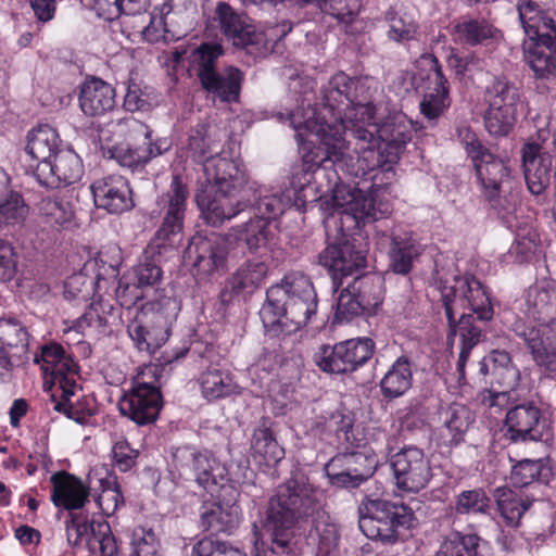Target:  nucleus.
Segmentation results:
<instances>
[{"label": "nucleus", "instance_id": "nucleus-1", "mask_svg": "<svg viewBox=\"0 0 556 556\" xmlns=\"http://www.w3.org/2000/svg\"><path fill=\"white\" fill-rule=\"evenodd\" d=\"M294 166L289 178V188L283 190L262 187L255 210V218L270 223L287 208L305 210L308 203L320 202L327 248L319 255V263L332 277L333 290L338 291L344 277L366 265V250L356 247L352 231L361 224L374 222L389 213L387 204L376 203V189L369 193L342 184L337 169L327 172L326 164L305 162Z\"/></svg>", "mask_w": 556, "mask_h": 556}, {"label": "nucleus", "instance_id": "nucleus-2", "mask_svg": "<svg viewBox=\"0 0 556 556\" xmlns=\"http://www.w3.org/2000/svg\"><path fill=\"white\" fill-rule=\"evenodd\" d=\"M304 88L296 108L279 112L278 118L290 122L305 162L353 170L354 155L346 134L352 135L356 118L372 117L367 79L351 78L343 72L334 74L321 89V108L312 106L313 83L306 81Z\"/></svg>", "mask_w": 556, "mask_h": 556}, {"label": "nucleus", "instance_id": "nucleus-3", "mask_svg": "<svg viewBox=\"0 0 556 556\" xmlns=\"http://www.w3.org/2000/svg\"><path fill=\"white\" fill-rule=\"evenodd\" d=\"M315 502V490L304 481L290 479L277 489L265 522L273 556H334L340 540L334 523L318 520L307 538L298 532L300 519L309 514Z\"/></svg>", "mask_w": 556, "mask_h": 556}, {"label": "nucleus", "instance_id": "nucleus-4", "mask_svg": "<svg viewBox=\"0 0 556 556\" xmlns=\"http://www.w3.org/2000/svg\"><path fill=\"white\" fill-rule=\"evenodd\" d=\"M413 130V121L403 113L388 117L381 125L375 118V110L371 118H356L352 124V137L355 140V147L351 148L354 155L353 170L339 168L355 176L375 169L391 173L405 146L412 140Z\"/></svg>", "mask_w": 556, "mask_h": 556}, {"label": "nucleus", "instance_id": "nucleus-5", "mask_svg": "<svg viewBox=\"0 0 556 556\" xmlns=\"http://www.w3.org/2000/svg\"><path fill=\"white\" fill-rule=\"evenodd\" d=\"M440 292L450 326L447 342L453 344L456 336L460 338L457 370L463 378L471 350L482 337L481 329L475 326L472 314L466 313V309L475 313L478 319L488 321L493 317V307L489 293L473 276L454 277L451 282L445 281L440 286Z\"/></svg>", "mask_w": 556, "mask_h": 556}, {"label": "nucleus", "instance_id": "nucleus-6", "mask_svg": "<svg viewBox=\"0 0 556 556\" xmlns=\"http://www.w3.org/2000/svg\"><path fill=\"white\" fill-rule=\"evenodd\" d=\"M260 311L264 328L274 334H291L306 326L317 313V295L309 278L302 273L285 276L266 292Z\"/></svg>", "mask_w": 556, "mask_h": 556}, {"label": "nucleus", "instance_id": "nucleus-7", "mask_svg": "<svg viewBox=\"0 0 556 556\" xmlns=\"http://www.w3.org/2000/svg\"><path fill=\"white\" fill-rule=\"evenodd\" d=\"M203 170L208 186L197 194V204L207 224L220 226L244 207L231 198L247 184L245 169L240 160L216 154L205 160Z\"/></svg>", "mask_w": 556, "mask_h": 556}, {"label": "nucleus", "instance_id": "nucleus-8", "mask_svg": "<svg viewBox=\"0 0 556 556\" xmlns=\"http://www.w3.org/2000/svg\"><path fill=\"white\" fill-rule=\"evenodd\" d=\"M518 13L528 40L525 60L538 77L556 73V21L532 0H519Z\"/></svg>", "mask_w": 556, "mask_h": 556}, {"label": "nucleus", "instance_id": "nucleus-9", "mask_svg": "<svg viewBox=\"0 0 556 556\" xmlns=\"http://www.w3.org/2000/svg\"><path fill=\"white\" fill-rule=\"evenodd\" d=\"M180 301L162 296L136 309L127 324V333L140 352L154 353L166 343L180 312Z\"/></svg>", "mask_w": 556, "mask_h": 556}, {"label": "nucleus", "instance_id": "nucleus-10", "mask_svg": "<svg viewBox=\"0 0 556 556\" xmlns=\"http://www.w3.org/2000/svg\"><path fill=\"white\" fill-rule=\"evenodd\" d=\"M35 362L41 364L45 375V384L58 388L61 391L62 400L55 401L52 395L53 409L65 414L70 419L84 425L94 414L93 408L79 409L70 404V397L74 395L76 364L66 354L63 346L58 343H50L41 348L40 355H36Z\"/></svg>", "mask_w": 556, "mask_h": 556}, {"label": "nucleus", "instance_id": "nucleus-11", "mask_svg": "<svg viewBox=\"0 0 556 556\" xmlns=\"http://www.w3.org/2000/svg\"><path fill=\"white\" fill-rule=\"evenodd\" d=\"M169 472L179 479L194 480L211 493L223 486L227 478L226 466L212 451L192 445L172 448Z\"/></svg>", "mask_w": 556, "mask_h": 556}, {"label": "nucleus", "instance_id": "nucleus-12", "mask_svg": "<svg viewBox=\"0 0 556 556\" xmlns=\"http://www.w3.org/2000/svg\"><path fill=\"white\" fill-rule=\"evenodd\" d=\"M190 190L187 179L179 173L172 174L168 189L156 200L162 219L155 232L159 248L174 247L182 233Z\"/></svg>", "mask_w": 556, "mask_h": 556}, {"label": "nucleus", "instance_id": "nucleus-13", "mask_svg": "<svg viewBox=\"0 0 556 556\" xmlns=\"http://www.w3.org/2000/svg\"><path fill=\"white\" fill-rule=\"evenodd\" d=\"M118 125L127 129L129 139H143L142 143L135 148L128 144H118L109 150L110 156L123 167L132 170L141 168L152 159L163 155L172 148L173 143L169 138H153L151 128L131 116L121 119Z\"/></svg>", "mask_w": 556, "mask_h": 556}, {"label": "nucleus", "instance_id": "nucleus-14", "mask_svg": "<svg viewBox=\"0 0 556 556\" xmlns=\"http://www.w3.org/2000/svg\"><path fill=\"white\" fill-rule=\"evenodd\" d=\"M365 514L359 518V529L370 540L393 544L399 540V530L408 529L413 511L404 505L375 500L365 505Z\"/></svg>", "mask_w": 556, "mask_h": 556}, {"label": "nucleus", "instance_id": "nucleus-15", "mask_svg": "<svg viewBox=\"0 0 556 556\" xmlns=\"http://www.w3.org/2000/svg\"><path fill=\"white\" fill-rule=\"evenodd\" d=\"M216 16L223 34L237 47L263 46L266 50L271 42L291 30V25L283 23L266 31H256L247 15L236 12L225 2L217 4Z\"/></svg>", "mask_w": 556, "mask_h": 556}, {"label": "nucleus", "instance_id": "nucleus-16", "mask_svg": "<svg viewBox=\"0 0 556 556\" xmlns=\"http://www.w3.org/2000/svg\"><path fill=\"white\" fill-rule=\"evenodd\" d=\"M375 342L369 338L341 341L334 345L324 344L314 355L315 364L328 374L353 372L372 356Z\"/></svg>", "mask_w": 556, "mask_h": 556}, {"label": "nucleus", "instance_id": "nucleus-17", "mask_svg": "<svg viewBox=\"0 0 556 556\" xmlns=\"http://www.w3.org/2000/svg\"><path fill=\"white\" fill-rule=\"evenodd\" d=\"M222 54L217 45L202 43L198 49L199 78L205 90L222 101H235L239 97L242 73L235 67H228L224 73L215 71V62Z\"/></svg>", "mask_w": 556, "mask_h": 556}, {"label": "nucleus", "instance_id": "nucleus-18", "mask_svg": "<svg viewBox=\"0 0 556 556\" xmlns=\"http://www.w3.org/2000/svg\"><path fill=\"white\" fill-rule=\"evenodd\" d=\"M488 110L484 114L485 129L492 136H506L514 127L520 102L518 89L505 81L495 80L485 92Z\"/></svg>", "mask_w": 556, "mask_h": 556}, {"label": "nucleus", "instance_id": "nucleus-19", "mask_svg": "<svg viewBox=\"0 0 556 556\" xmlns=\"http://www.w3.org/2000/svg\"><path fill=\"white\" fill-rule=\"evenodd\" d=\"M236 255L232 235L211 233L210 236H203L197 233L192 237L186 250V256L192 261L198 273L204 275L225 271L228 260Z\"/></svg>", "mask_w": 556, "mask_h": 556}, {"label": "nucleus", "instance_id": "nucleus-20", "mask_svg": "<svg viewBox=\"0 0 556 556\" xmlns=\"http://www.w3.org/2000/svg\"><path fill=\"white\" fill-rule=\"evenodd\" d=\"M391 467L397 489L404 492L417 493L432 478L430 460L416 446H406L395 453L391 458Z\"/></svg>", "mask_w": 556, "mask_h": 556}, {"label": "nucleus", "instance_id": "nucleus-21", "mask_svg": "<svg viewBox=\"0 0 556 556\" xmlns=\"http://www.w3.org/2000/svg\"><path fill=\"white\" fill-rule=\"evenodd\" d=\"M523 312L538 325L518 328L517 332L536 329L542 337L556 333V282L544 279L530 286L526 291Z\"/></svg>", "mask_w": 556, "mask_h": 556}, {"label": "nucleus", "instance_id": "nucleus-22", "mask_svg": "<svg viewBox=\"0 0 556 556\" xmlns=\"http://www.w3.org/2000/svg\"><path fill=\"white\" fill-rule=\"evenodd\" d=\"M33 168L36 180L48 188H61L78 182L84 175L79 155L70 148H63L50 162L37 163Z\"/></svg>", "mask_w": 556, "mask_h": 556}, {"label": "nucleus", "instance_id": "nucleus-23", "mask_svg": "<svg viewBox=\"0 0 556 556\" xmlns=\"http://www.w3.org/2000/svg\"><path fill=\"white\" fill-rule=\"evenodd\" d=\"M506 438L511 442L542 441L547 437V426L541 410L533 403H522L510 408L505 419Z\"/></svg>", "mask_w": 556, "mask_h": 556}, {"label": "nucleus", "instance_id": "nucleus-24", "mask_svg": "<svg viewBox=\"0 0 556 556\" xmlns=\"http://www.w3.org/2000/svg\"><path fill=\"white\" fill-rule=\"evenodd\" d=\"M90 190L98 208L111 214H121L134 207L128 180L121 175H108L94 180Z\"/></svg>", "mask_w": 556, "mask_h": 556}, {"label": "nucleus", "instance_id": "nucleus-25", "mask_svg": "<svg viewBox=\"0 0 556 556\" xmlns=\"http://www.w3.org/2000/svg\"><path fill=\"white\" fill-rule=\"evenodd\" d=\"M162 405V394L150 393L131 387L124 392L118 403L122 415L140 426L155 421Z\"/></svg>", "mask_w": 556, "mask_h": 556}, {"label": "nucleus", "instance_id": "nucleus-26", "mask_svg": "<svg viewBox=\"0 0 556 556\" xmlns=\"http://www.w3.org/2000/svg\"><path fill=\"white\" fill-rule=\"evenodd\" d=\"M424 60L430 65L428 80L433 88L425 93L419 106L422 116L431 122L438 119L450 106L448 84L434 55H425Z\"/></svg>", "mask_w": 556, "mask_h": 556}, {"label": "nucleus", "instance_id": "nucleus-27", "mask_svg": "<svg viewBox=\"0 0 556 556\" xmlns=\"http://www.w3.org/2000/svg\"><path fill=\"white\" fill-rule=\"evenodd\" d=\"M480 372L483 376L491 375V383H496L504 389L495 399L504 397L510 390H515L520 380L519 369L513 365L508 352L494 350L480 362Z\"/></svg>", "mask_w": 556, "mask_h": 556}, {"label": "nucleus", "instance_id": "nucleus-28", "mask_svg": "<svg viewBox=\"0 0 556 556\" xmlns=\"http://www.w3.org/2000/svg\"><path fill=\"white\" fill-rule=\"evenodd\" d=\"M522 166L530 192L541 194L549 182L553 166L551 152L540 153L538 144L528 143L522 149Z\"/></svg>", "mask_w": 556, "mask_h": 556}, {"label": "nucleus", "instance_id": "nucleus-29", "mask_svg": "<svg viewBox=\"0 0 556 556\" xmlns=\"http://www.w3.org/2000/svg\"><path fill=\"white\" fill-rule=\"evenodd\" d=\"M115 105V90L106 81L92 77L80 88L79 106L85 115L100 116Z\"/></svg>", "mask_w": 556, "mask_h": 556}, {"label": "nucleus", "instance_id": "nucleus-30", "mask_svg": "<svg viewBox=\"0 0 556 556\" xmlns=\"http://www.w3.org/2000/svg\"><path fill=\"white\" fill-rule=\"evenodd\" d=\"M51 500L56 507L75 510L81 508L88 501V489L75 476L65 471L56 472L51 477Z\"/></svg>", "mask_w": 556, "mask_h": 556}, {"label": "nucleus", "instance_id": "nucleus-31", "mask_svg": "<svg viewBox=\"0 0 556 556\" xmlns=\"http://www.w3.org/2000/svg\"><path fill=\"white\" fill-rule=\"evenodd\" d=\"M369 276H357L339 294L336 317L340 320L359 315L370 305L368 288L371 286Z\"/></svg>", "mask_w": 556, "mask_h": 556}, {"label": "nucleus", "instance_id": "nucleus-32", "mask_svg": "<svg viewBox=\"0 0 556 556\" xmlns=\"http://www.w3.org/2000/svg\"><path fill=\"white\" fill-rule=\"evenodd\" d=\"M111 534L110 526L103 521H89L80 514H71L66 521L67 541L73 546H86L94 551L100 544L101 538Z\"/></svg>", "mask_w": 556, "mask_h": 556}, {"label": "nucleus", "instance_id": "nucleus-33", "mask_svg": "<svg viewBox=\"0 0 556 556\" xmlns=\"http://www.w3.org/2000/svg\"><path fill=\"white\" fill-rule=\"evenodd\" d=\"M523 339L538 366L552 379L556 380V333L542 337L540 330L518 331Z\"/></svg>", "mask_w": 556, "mask_h": 556}, {"label": "nucleus", "instance_id": "nucleus-34", "mask_svg": "<svg viewBox=\"0 0 556 556\" xmlns=\"http://www.w3.org/2000/svg\"><path fill=\"white\" fill-rule=\"evenodd\" d=\"M472 162L485 198L489 201L494 200L498 195L503 178L508 175L507 166L488 149L477 159H472Z\"/></svg>", "mask_w": 556, "mask_h": 556}, {"label": "nucleus", "instance_id": "nucleus-35", "mask_svg": "<svg viewBox=\"0 0 556 556\" xmlns=\"http://www.w3.org/2000/svg\"><path fill=\"white\" fill-rule=\"evenodd\" d=\"M89 481L91 488L98 492L96 502L103 515L112 516L119 506L124 505L121 486L114 473L94 469L89 476Z\"/></svg>", "mask_w": 556, "mask_h": 556}, {"label": "nucleus", "instance_id": "nucleus-36", "mask_svg": "<svg viewBox=\"0 0 556 556\" xmlns=\"http://www.w3.org/2000/svg\"><path fill=\"white\" fill-rule=\"evenodd\" d=\"M61 139L55 128L39 125L27 134L25 151L37 163L50 162L61 148Z\"/></svg>", "mask_w": 556, "mask_h": 556}, {"label": "nucleus", "instance_id": "nucleus-37", "mask_svg": "<svg viewBox=\"0 0 556 556\" xmlns=\"http://www.w3.org/2000/svg\"><path fill=\"white\" fill-rule=\"evenodd\" d=\"M494 498L503 522L514 529L520 526L522 516L532 505L528 496L507 486L496 488Z\"/></svg>", "mask_w": 556, "mask_h": 556}, {"label": "nucleus", "instance_id": "nucleus-38", "mask_svg": "<svg viewBox=\"0 0 556 556\" xmlns=\"http://www.w3.org/2000/svg\"><path fill=\"white\" fill-rule=\"evenodd\" d=\"M222 131L213 125L200 123L187 132L186 149L198 162H205L208 154L217 150L222 142Z\"/></svg>", "mask_w": 556, "mask_h": 556}, {"label": "nucleus", "instance_id": "nucleus-39", "mask_svg": "<svg viewBox=\"0 0 556 556\" xmlns=\"http://www.w3.org/2000/svg\"><path fill=\"white\" fill-rule=\"evenodd\" d=\"M413 384V366L406 356L397 357L380 380L384 399L393 400L404 395Z\"/></svg>", "mask_w": 556, "mask_h": 556}, {"label": "nucleus", "instance_id": "nucleus-40", "mask_svg": "<svg viewBox=\"0 0 556 556\" xmlns=\"http://www.w3.org/2000/svg\"><path fill=\"white\" fill-rule=\"evenodd\" d=\"M202 523L206 531L211 533H230L240 523L241 509L236 503L220 504L214 503L203 510Z\"/></svg>", "mask_w": 556, "mask_h": 556}, {"label": "nucleus", "instance_id": "nucleus-41", "mask_svg": "<svg viewBox=\"0 0 556 556\" xmlns=\"http://www.w3.org/2000/svg\"><path fill=\"white\" fill-rule=\"evenodd\" d=\"M202 396L212 402L240 393V387L227 370L210 368L199 378Z\"/></svg>", "mask_w": 556, "mask_h": 556}, {"label": "nucleus", "instance_id": "nucleus-42", "mask_svg": "<svg viewBox=\"0 0 556 556\" xmlns=\"http://www.w3.org/2000/svg\"><path fill=\"white\" fill-rule=\"evenodd\" d=\"M251 448L267 465L277 464L285 457V450L277 442L271 430L270 419L263 417L252 435Z\"/></svg>", "mask_w": 556, "mask_h": 556}, {"label": "nucleus", "instance_id": "nucleus-43", "mask_svg": "<svg viewBox=\"0 0 556 556\" xmlns=\"http://www.w3.org/2000/svg\"><path fill=\"white\" fill-rule=\"evenodd\" d=\"M267 271L264 262L248 261L228 279L226 288H230L233 294L252 293L264 283Z\"/></svg>", "mask_w": 556, "mask_h": 556}, {"label": "nucleus", "instance_id": "nucleus-44", "mask_svg": "<svg viewBox=\"0 0 556 556\" xmlns=\"http://www.w3.org/2000/svg\"><path fill=\"white\" fill-rule=\"evenodd\" d=\"M228 235L233 236L235 250L239 241H243L250 251H258L262 248H266L270 244L274 237L271 224L265 219L257 218L251 219L238 229H232Z\"/></svg>", "mask_w": 556, "mask_h": 556}, {"label": "nucleus", "instance_id": "nucleus-45", "mask_svg": "<svg viewBox=\"0 0 556 556\" xmlns=\"http://www.w3.org/2000/svg\"><path fill=\"white\" fill-rule=\"evenodd\" d=\"M420 254L421 247L413 238L394 236L389 250L390 268L395 274L407 275Z\"/></svg>", "mask_w": 556, "mask_h": 556}, {"label": "nucleus", "instance_id": "nucleus-46", "mask_svg": "<svg viewBox=\"0 0 556 556\" xmlns=\"http://www.w3.org/2000/svg\"><path fill=\"white\" fill-rule=\"evenodd\" d=\"M442 417V438L448 445L457 444L473 420L470 410L462 404H452Z\"/></svg>", "mask_w": 556, "mask_h": 556}, {"label": "nucleus", "instance_id": "nucleus-47", "mask_svg": "<svg viewBox=\"0 0 556 556\" xmlns=\"http://www.w3.org/2000/svg\"><path fill=\"white\" fill-rule=\"evenodd\" d=\"M480 542L477 534L453 532L442 540L434 556H478Z\"/></svg>", "mask_w": 556, "mask_h": 556}, {"label": "nucleus", "instance_id": "nucleus-48", "mask_svg": "<svg viewBox=\"0 0 556 556\" xmlns=\"http://www.w3.org/2000/svg\"><path fill=\"white\" fill-rule=\"evenodd\" d=\"M29 332L16 318H0V344L1 348L15 350L16 355L25 354L29 345Z\"/></svg>", "mask_w": 556, "mask_h": 556}, {"label": "nucleus", "instance_id": "nucleus-49", "mask_svg": "<svg viewBox=\"0 0 556 556\" xmlns=\"http://www.w3.org/2000/svg\"><path fill=\"white\" fill-rule=\"evenodd\" d=\"M39 210L46 223L52 227H68L74 219V207L63 197L42 199Z\"/></svg>", "mask_w": 556, "mask_h": 556}, {"label": "nucleus", "instance_id": "nucleus-50", "mask_svg": "<svg viewBox=\"0 0 556 556\" xmlns=\"http://www.w3.org/2000/svg\"><path fill=\"white\" fill-rule=\"evenodd\" d=\"M113 313V304L108 300L99 298L90 304L88 309L77 320V327L81 332H85L87 329H89L101 333L109 325Z\"/></svg>", "mask_w": 556, "mask_h": 556}, {"label": "nucleus", "instance_id": "nucleus-51", "mask_svg": "<svg viewBox=\"0 0 556 556\" xmlns=\"http://www.w3.org/2000/svg\"><path fill=\"white\" fill-rule=\"evenodd\" d=\"M386 21L389 24V39L396 42L417 39L418 24L413 15L390 10L386 14Z\"/></svg>", "mask_w": 556, "mask_h": 556}, {"label": "nucleus", "instance_id": "nucleus-52", "mask_svg": "<svg viewBox=\"0 0 556 556\" xmlns=\"http://www.w3.org/2000/svg\"><path fill=\"white\" fill-rule=\"evenodd\" d=\"M348 459V470L351 476V486H358L372 476L378 460L374 454L366 451L344 452Z\"/></svg>", "mask_w": 556, "mask_h": 556}, {"label": "nucleus", "instance_id": "nucleus-53", "mask_svg": "<svg viewBox=\"0 0 556 556\" xmlns=\"http://www.w3.org/2000/svg\"><path fill=\"white\" fill-rule=\"evenodd\" d=\"M491 500L482 489L465 490L460 492L454 502V509L458 515L488 514Z\"/></svg>", "mask_w": 556, "mask_h": 556}, {"label": "nucleus", "instance_id": "nucleus-54", "mask_svg": "<svg viewBox=\"0 0 556 556\" xmlns=\"http://www.w3.org/2000/svg\"><path fill=\"white\" fill-rule=\"evenodd\" d=\"M455 36L460 42L476 46L495 36V29L485 21L468 20L455 25Z\"/></svg>", "mask_w": 556, "mask_h": 556}, {"label": "nucleus", "instance_id": "nucleus-55", "mask_svg": "<svg viewBox=\"0 0 556 556\" xmlns=\"http://www.w3.org/2000/svg\"><path fill=\"white\" fill-rule=\"evenodd\" d=\"M161 257L155 254L144 252L138 264L134 268L137 278V285L141 288L154 287L161 282L163 270L160 266Z\"/></svg>", "mask_w": 556, "mask_h": 556}, {"label": "nucleus", "instance_id": "nucleus-56", "mask_svg": "<svg viewBox=\"0 0 556 556\" xmlns=\"http://www.w3.org/2000/svg\"><path fill=\"white\" fill-rule=\"evenodd\" d=\"M354 419L349 414L333 413L328 420V428L333 431L341 444L359 446L361 440L354 434Z\"/></svg>", "mask_w": 556, "mask_h": 556}, {"label": "nucleus", "instance_id": "nucleus-57", "mask_svg": "<svg viewBox=\"0 0 556 556\" xmlns=\"http://www.w3.org/2000/svg\"><path fill=\"white\" fill-rule=\"evenodd\" d=\"M174 26L190 22L197 11L193 0H167L157 7Z\"/></svg>", "mask_w": 556, "mask_h": 556}, {"label": "nucleus", "instance_id": "nucleus-58", "mask_svg": "<svg viewBox=\"0 0 556 556\" xmlns=\"http://www.w3.org/2000/svg\"><path fill=\"white\" fill-rule=\"evenodd\" d=\"M149 23L141 25L136 30L141 34L146 41L157 42L165 38V34L172 31L169 27L174 25L169 23V20L163 14V12L156 7L148 16Z\"/></svg>", "mask_w": 556, "mask_h": 556}, {"label": "nucleus", "instance_id": "nucleus-59", "mask_svg": "<svg viewBox=\"0 0 556 556\" xmlns=\"http://www.w3.org/2000/svg\"><path fill=\"white\" fill-rule=\"evenodd\" d=\"M163 367L161 364H147L139 368L132 378L131 388L150 393L161 394V377Z\"/></svg>", "mask_w": 556, "mask_h": 556}, {"label": "nucleus", "instance_id": "nucleus-60", "mask_svg": "<svg viewBox=\"0 0 556 556\" xmlns=\"http://www.w3.org/2000/svg\"><path fill=\"white\" fill-rule=\"evenodd\" d=\"M542 470L540 460L523 459L516 464L510 472V481L517 488H523L536 480Z\"/></svg>", "mask_w": 556, "mask_h": 556}, {"label": "nucleus", "instance_id": "nucleus-61", "mask_svg": "<svg viewBox=\"0 0 556 556\" xmlns=\"http://www.w3.org/2000/svg\"><path fill=\"white\" fill-rule=\"evenodd\" d=\"M159 541L151 530L136 529L132 533L130 556H160Z\"/></svg>", "mask_w": 556, "mask_h": 556}, {"label": "nucleus", "instance_id": "nucleus-62", "mask_svg": "<svg viewBox=\"0 0 556 556\" xmlns=\"http://www.w3.org/2000/svg\"><path fill=\"white\" fill-rule=\"evenodd\" d=\"M536 242L535 236L528 235L518 237L504 255L505 263H525L528 262L535 253Z\"/></svg>", "mask_w": 556, "mask_h": 556}, {"label": "nucleus", "instance_id": "nucleus-63", "mask_svg": "<svg viewBox=\"0 0 556 556\" xmlns=\"http://www.w3.org/2000/svg\"><path fill=\"white\" fill-rule=\"evenodd\" d=\"M325 470L332 485L341 488L351 486V476L348 470L345 453H341L332 457L327 463Z\"/></svg>", "mask_w": 556, "mask_h": 556}, {"label": "nucleus", "instance_id": "nucleus-64", "mask_svg": "<svg viewBox=\"0 0 556 556\" xmlns=\"http://www.w3.org/2000/svg\"><path fill=\"white\" fill-rule=\"evenodd\" d=\"M325 470L332 485L341 488L351 486V476L348 470L345 453H341L332 457L327 463Z\"/></svg>", "mask_w": 556, "mask_h": 556}]
</instances>
